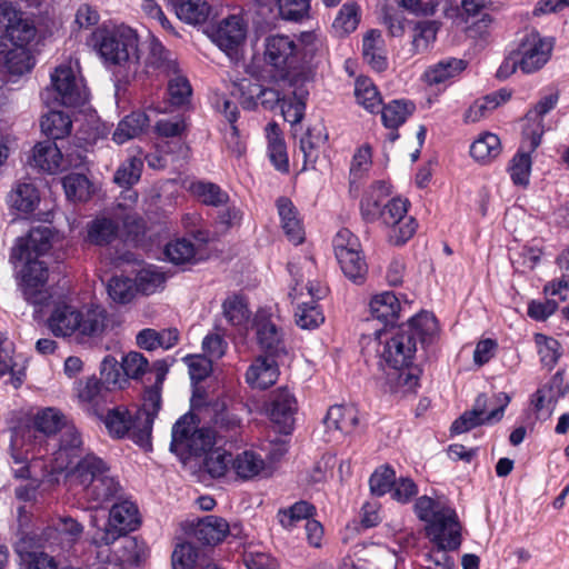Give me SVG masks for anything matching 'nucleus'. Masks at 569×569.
<instances>
[{
    "mask_svg": "<svg viewBox=\"0 0 569 569\" xmlns=\"http://www.w3.org/2000/svg\"><path fill=\"white\" fill-rule=\"evenodd\" d=\"M437 330L435 316L422 311L386 338L377 352L380 358L379 366L385 372V380L391 391L416 390L419 385V370L411 365L417 351V341L421 345L429 343Z\"/></svg>",
    "mask_w": 569,
    "mask_h": 569,
    "instance_id": "obj_1",
    "label": "nucleus"
},
{
    "mask_svg": "<svg viewBox=\"0 0 569 569\" xmlns=\"http://www.w3.org/2000/svg\"><path fill=\"white\" fill-rule=\"evenodd\" d=\"M67 423L64 415L56 408L40 409L30 421L19 423L11 430L10 456L17 467L12 472L17 478H28V462L42 457L40 448L47 438L57 433Z\"/></svg>",
    "mask_w": 569,
    "mask_h": 569,
    "instance_id": "obj_2",
    "label": "nucleus"
},
{
    "mask_svg": "<svg viewBox=\"0 0 569 569\" xmlns=\"http://www.w3.org/2000/svg\"><path fill=\"white\" fill-rule=\"evenodd\" d=\"M94 48L116 79L128 84L136 79L140 69L139 38L137 32L124 24L100 28L93 33Z\"/></svg>",
    "mask_w": 569,
    "mask_h": 569,
    "instance_id": "obj_3",
    "label": "nucleus"
},
{
    "mask_svg": "<svg viewBox=\"0 0 569 569\" xmlns=\"http://www.w3.org/2000/svg\"><path fill=\"white\" fill-rule=\"evenodd\" d=\"M109 325L107 310L101 306H84L81 309L68 303H58L48 318V327L56 337L100 338Z\"/></svg>",
    "mask_w": 569,
    "mask_h": 569,
    "instance_id": "obj_4",
    "label": "nucleus"
},
{
    "mask_svg": "<svg viewBox=\"0 0 569 569\" xmlns=\"http://www.w3.org/2000/svg\"><path fill=\"white\" fill-rule=\"evenodd\" d=\"M161 407V395L157 389H148L143 405L134 416L124 407H116L108 411L104 425L111 436L122 438L130 435L137 442L148 441L154 418Z\"/></svg>",
    "mask_w": 569,
    "mask_h": 569,
    "instance_id": "obj_5",
    "label": "nucleus"
},
{
    "mask_svg": "<svg viewBox=\"0 0 569 569\" xmlns=\"http://www.w3.org/2000/svg\"><path fill=\"white\" fill-rule=\"evenodd\" d=\"M217 443L213 430L198 428L194 416L186 413L172 427L170 449L177 455L199 456L207 452Z\"/></svg>",
    "mask_w": 569,
    "mask_h": 569,
    "instance_id": "obj_6",
    "label": "nucleus"
},
{
    "mask_svg": "<svg viewBox=\"0 0 569 569\" xmlns=\"http://www.w3.org/2000/svg\"><path fill=\"white\" fill-rule=\"evenodd\" d=\"M51 86L41 93V99L48 106L53 97L54 101L64 107H79L88 99L82 80L78 78L71 63H61L51 73Z\"/></svg>",
    "mask_w": 569,
    "mask_h": 569,
    "instance_id": "obj_7",
    "label": "nucleus"
},
{
    "mask_svg": "<svg viewBox=\"0 0 569 569\" xmlns=\"http://www.w3.org/2000/svg\"><path fill=\"white\" fill-rule=\"evenodd\" d=\"M509 402L510 397L506 392L495 395L491 400L481 393L477 397L472 410L465 412L452 423L451 431L462 433L480 425L497 422L503 417Z\"/></svg>",
    "mask_w": 569,
    "mask_h": 569,
    "instance_id": "obj_8",
    "label": "nucleus"
},
{
    "mask_svg": "<svg viewBox=\"0 0 569 569\" xmlns=\"http://www.w3.org/2000/svg\"><path fill=\"white\" fill-rule=\"evenodd\" d=\"M257 345L270 358L288 356V339L284 329L266 310H259L253 320Z\"/></svg>",
    "mask_w": 569,
    "mask_h": 569,
    "instance_id": "obj_9",
    "label": "nucleus"
},
{
    "mask_svg": "<svg viewBox=\"0 0 569 569\" xmlns=\"http://www.w3.org/2000/svg\"><path fill=\"white\" fill-rule=\"evenodd\" d=\"M138 523L137 506L129 500L117 502L110 509L106 528L92 536V542L97 546H109L121 536L133 531Z\"/></svg>",
    "mask_w": 569,
    "mask_h": 569,
    "instance_id": "obj_10",
    "label": "nucleus"
},
{
    "mask_svg": "<svg viewBox=\"0 0 569 569\" xmlns=\"http://www.w3.org/2000/svg\"><path fill=\"white\" fill-rule=\"evenodd\" d=\"M408 201L401 198L389 199L379 216L382 226L390 229L389 240L396 246L407 242L416 232V220L407 216Z\"/></svg>",
    "mask_w": 569,
    "mask_h": 569,
    "instance_id": "obj_11",
    "label": "nucleus"
},
{
    "mask_svg": "<svg viewBox=\"0 0 569 569\" xmlns=\"http://www.w3.org/2000/svg\"><path fill=\"white\" fill-rule=\"evenodd\" d=\"M0 31L4 41L14 47L30 48L36 39L37 28L24 13L16 10L9 3L0 4Z\"/></svg>",
    "mask_w": 569,
    "mask_h": 569,
    "instance_id": "obj_12",
    "label": "nucleus"
},
{
    "mask_svg": "<svg viewBox=\"0 0 569 569\" xmlns=\"http://www.w3.org/2000/svg\"><path fill=\"white\" fill-rule=\"evenodd\" d=\"M21 262L19 284L24 299L38 307L46 306L50 298L47 289L48 267L39 259H23Z\"/></svg>",
    "mask_w": 569,
    "mask_h": 569,
    "instance_id": "obj_13",
    "label": "nucleus"
},
{
    "mask_svg": "<svg viewBox=\"0 0 569 569\" xmlns=\"http://www.w3.org/2000/svg\"><path fill=\"white\" fill-rule=\"evenodd\" d=\"M63 471L70 489L79 493L111 472V469L102 458L93 452H87Z\"/></svg>",
    "mask_w": 569,
    "mask_h": 569,
    "instance_id": "obj_14",
    "label": "nucleus"
},
{
    "mask_svg": "<svg viewBox=\"0 0 569 569\" xmlns=\"http://www.w3.org/2000/svg\"><path fill=\"white\" fill-rule=\"evenodd\" d=\"M515 51L520 62V70L529 74L540 70L548 62L552 43L541 38L538 32L530 31L520 39Z\"/></svg>",
    "mask_w": 569,
    "mask_h": 569,
    "instance_id": "obj_15",
    "label": "nucleus"
},
{
    "mask_svg": "<svg viewBox=\"0 0 569 569\" xmlns=\"http://www.w3.org/2000/svg\"><path fill=\"white\" fill-rule=\"evenodd\" d=\"M427 536L440 550H456L461 545V526L453 509L442 510L426 527Z\"/></svg>",
    "mask_w": 569,
    "mask_h": 569,
    "instance_id": "obj_16",
    "label": "nucleus"
},
{
    "mask_svg": "<svg viewBox=\"0 0 569 569\" xmlns=\"http://www.w3.org/2000/svg\"><path fill=\"white\" fill-rule=\"evenodd\" d=\"M297 410V399L289 389L279 388L269 396L267 413L270 420L278 426L279 432L284 435L291 432Z\"/></svg>",
    "mask_w": 569,
    "mask_h": 569,
    "instance_id": "obj_17",
    "label": "nucleus"
},
{
    "mask_svg": "<svg viewBox=\"0 0 569 569\" xmlns=\"http://www.w3.org/2000/svg\"><path fill=\"white\" fill-rule=\"evenodd\" d=\"M541 130H523V139L519 150L510 161L509 172L511 180L517 186H527L531 171V153L541 143Z\"/></svg>",
    "mask_w": 569,
    "mask_h": 569,
    "instance_id": "obj_18",
    "label": "nucleus"
},
{
    "mask_svg": "<svg viewBox=\"0 0 569 569\" xmlns=\"http://www.w3.org/2000/svg\"><path fill=\"white\" fill-rule=\"evenodd\" d=\"M86 452L81 433L73 425L66 423L62 427L59 448L53 453L54 471H63Z\"/></svg>",
    "mask_w": 569,
    "mask_h": 569,
    "instance_id": "obj_19",
    "label": "nucleus"
},
{
    "mask_svg": "<svg viewBox=\"0 0 569 569\" xmlns=\"http://www.w3.org/2000/svg\"><path fill=\"white\" fill-rule=\"evenodd\" d=\"M187 130V124L183 118L172 117L160 119L154 124V132L157 134V146L160 151L169 153H181L186 151L183 142V134Z\"/></svg>",
    "mask_w": 569,
    "mask_h": 569,
    "instance_id": "obj_20",
    "label": "nucleus"
},
{
    "mask_svg": "<svg viewBox=\"0 0 569 569\" xmlns=\"http://www.w3.org/2000/svg\"><path fill=\"white\" fill-rule=\"evenodd\" d=\"M52 232L48 227L32 228L26 237L18 239L11 252L13 261L39 259L51 248Z\"/></svg>",
    "mask_w": 569,
    "mask_h": 569,
    "instance_id": "obj_21",
    "label": "nucleus"
},
{
    "mask_svg": "<svg viewBox=\"0 0 569 569\" xmlns=\"http://www.w3.org/2000/svg\"><path fill=\"white\" fill-rule=\"evenodd\" d=\"M246 24L238 16L222 19L211 32L212 41L229 57L237 53L246 38Z\"/></svg>",
    "mask_w": 569,
    "mask_h": 569,
    "instance_id": "obj_22",
    "label": "nucleus"
},
{
    "mask_svg": "<svg viewBox=\"0 0 569 569\" xmlns=\"http://www.w3.org/2000/svg\"><path fill=\"white\" fill-rule=\"evenodd\" d=\"M266 61L279 70L293 68L298 62V47L288 36H270L266 40Z\"/></svg>",
    "mask_w": 569,
    "mask_h": 569,
    "instance_id": "obj_23",
    "label": "nucleus"
},
{
    "mask_svg": "<svg viewBox=\"0 0 569 569\" xmlns=\"http://www.w3.org/2000/svg\"><path fill=\"white\" fill-rule=\"evenodd\" d=\"M121 492L122 487L119 479L112 472H109L101 479H98L97 482H93V485L79 492V495L90 505L91 509H99L119 499Z\"/></svg>",
    "mask_w": 569,
    "mask_h": 569,
    "instance_id": "obj_24",
    "label": "nucleus"
},
{
    "mask_svg": "<svg viewBox=\"0 0 569 569\" xmlns=\"http://www.w3.org/2000/svg\"><path fill=\"white\" fill-rule=\"evenodd\" d=\"M282 358L258 356L246 372V381L252 388L267 389L276 383L279 377V363Z\"/></svg>",
    "mask_w": 569,
    "mask_h": 569,
    "instance_id": "obj_25",
    "label": "nucleus"
},
{
    "mask_svg": "<svg viewBox=\"0 0 569 569\" xmlns=\"http://www.w3.org/2000/svg\"><path fill=\"white\" fill-rule=\"evenodd\" d=\"M468 62L463 59L447 57L429 66L423 72V80L428 86H447L458 78L466 69Z\"/></svg>",
    "mask_w": 569,
    "mask_h": 569,
    "instance_id": "obj_26",
    "label": "nucleus"
},
{
    "mask_svg": "<svg viewBox=\"0 0 569 569\" xmlns=\"http://www.w3.org/2000/svg\"><path fill=\"white\" fill-rule=\"evenodd\" d=\"M389 196V184L382 180L375 181L360 200L361 218L368 223L377 222Z\"/></svg>",
    "mask_w": 569,
    "mask_h": 569,
    "instance_id": "obj_27",
    "label": "nucleus"
},
{
    "mask_svg": "<svg viewBox=\"0 0 569 569\" xmlns=\"http://www.w3.org/2000/svg\"><path fill=\"white\" fill-rule=\"evenodd\" d=\"M568 387L563 382L561 371L556 372L549 383L539 388L532 396V403L538 413L549 416L559 398L563 397Z\"/></svg>",
    "mask_w": 569,
    "mask_h": 569,
    "instance_id": "obj_28",
    "label": "nucleus"
},
{
    "mask_svg": "<svg viewBox=\"0 0 569 569\" xmlns=\"http://www.w3.org/2000/svg\"><path fill=\"white\" fill-rule=\"evenodd\" d=\"M31 164L48 173L62 171L64 164L61 147L51 140L39 142L33 148Z\"/></svg>",
    "mask_w": 569,
    "mask_h": 569,
    "instance_id": "obj_29",
    "label": "nucleus"
},
{
    "mask_svg": "<svg viewBox=\"0 0 569 569\" xmlns=\"http://www.w3.org/2000/svg\"><path fill=\"white\" fill-rule=\"evenodd\" d=\"M83 532V526L71 517H64L59 519L54 527H48L42 533V540L49 546L56 545L58 538L61 539V543L67 547H71L77 542Z\"/></svg>",
    "mask_w": 569,
    "mask_h": 569,
    "instance_id": "obj_30",
    "label": "nucleus"
},
{
    "mask_svg": "<svg viewBox=\"0 0 569 569\" xmlns=\"http://www.w3.org/2000/svg\"><path fill=\"white\" fill-rule=\"evenodd\" d=\"M362 56L365 61L377 72L385 71L388 60L385 40L378 30H370L362 40Z\"/></svg>",
    "mask_w": 569,
    "mask_h": 569,
    "instance_id": "obj_31",
    "label": "nucleus"
},
{
    "mask_svg": "<svg viewBox=\"0 0 569 569\" xmlns=\"http://www.w3.org/2000/svg\"><path fill=\"white\" fill-rule=\"evenodd\" d=\"M277 209L288 239L295 244L301 243L305 240V232L292 201L281 197L277 200Z\"/></svg>",
    "mask_w": 569,
    "mask_h": 569,
    "instance_id": "obj_32",
    "label": "nucleus"
},
{
    "mask_svg": "<svg viewBox=\"0 0 569 569\" xmlns=\"http://www.w3.org/2000/svg\"><path fill=\"white\" fill-rule=\"evenodd\" d=\"M369 309L372 318L389 326L397 321L401 306L393 292L386 291L372 297Z\"/></svg>",
    "mask_w": 569,
    "mask_h": 569,
    "instance_id": "obj_33",
    "label": "nucleus"
},
{
    "mask_svg": "<svg viewBox=\"0 0 569 569\" xmlns=\"http://www.w3.org/2000/svg\"><path fill=\"white\" fill-rule=\"evenodd\" d=\"M358 420V410L353 406L336 405L328 409L325 423L328 429L348 435L355 430Z\"/></svg>",
    "mask_w": 569,
    "mask_h": 569,
    "instance_id": "obj_34",
    "label": "nucleus"
},
{
    "mask_svg": "<svg viewBox=\"0 0 569 569\" xmlns=\"http://www.w3.org/2000/svg\"><path fill=\"white\" fill-rule=\"evenodd\" d=\"M229 529L230 527L226 519L217 516H207L198 522L194 535L198 540L206 545H217L227 537Z\"/></svg>",
    "mask_w": 569,
    "mask_h": 569,
    "instance_id": "obj_35",
    "label": "nucleus"
},
{
    "mask_svg": "<svg viewBox=\"0 0 569 569\" xmlns=\"http://www.w3.org/2000/svg\"><path fill=\"white\" fill-rule=\"evenodd\" d=\"M148 126L149 117L146 112L133 111L118 123L112 134V140L118 144H122L141 134Z\"/></svg>",
    "mask_w": 569,
    "mask_h": 569,
    "instance_id": "obj_36",
    "label": "nucleus"
},
{
    "mask_svg": "<svg viewBox=\"0 0 569 569\" xmlns=\"http://www.w3.org/2000/svg\"><path fill=\"white\" fill-rule=\"evenodd\" d=\"M197 247L189 238H176L164 247V256L176 266L194 264L197 262Z\"/></svg>",
    "mask_w": 569,
    "mask_h": 569,
    "instance_id": "obj_37",
    "label": "nucleus"
},
{
    "mask_svg": "<svg viewBox=\"0 0 569 569\" xmlns=\"http://www.w3.org/2000/svg\"><path fill=\"white\" fill-rule=\"evenodd\" d=\"M174 9L178 18L190 24L206 22L211 10L206 0H176Z\"/></svg>",
    "mask_w": 569,
    "mask_h": 569,
    "instance_id": "obj_38",
    "label": "nucleus"
},
{
    "mask_svg": "<svg viewBox=\"0 0 569 569\" xmlns=\"http://www.w3.org/2000/svg\"><path fill=\"white\" fill-rule=\"evenodd\" d=\"M21 541L18 542L16 550L26 569H58L53 557L43 551L28 550L26 547V538L28 533L21 530Z\"/></svg>",
    "mask_w": 569,
    "mask_h": 569,
    "instance_id": "obj_39",
    "label": "nucleus"
},
{
    "mask_svg": "<svg viewBox=\"0 0 569 569\" xmlns=\"http://www.w3.org/2000/svg\"><path fill=\"white\" fill-rule=\"evenodd\" d=\"M40 127L42 132L50 139H62L70 133L72 121L69 114L60 110H50L41 119Z\"/></svg>",
    "mask_w": 569,
    "mask_h": 569,
    "instance_id": "obj_40",
    "label": "nucleus"
},
{
    "mask_svg": "<svg viewBox=\"0 0 569 569\" xmlns=\"http://www.w3.org/2000/svg\"><path fill=\"white\" fill-rule=\"evenodd\" d=\"M501 143L497 134L486 132L480 134L470 146L471 157L480 162L488 163L500 154Z\"/></svg>",
    "mask_w": 569,
    "mask_h": 569,
    "instance_id": "obj_41",
    "label": "nucleus"
},
{
    "mask_svg": "<svg viewBox=\"0 0 569 569\" xmlns=\"http://www.w3.org/2000/svg\"><path fill=\"white\" fill-rule=\"evenodd\" d=\"M415 111V104L406 100H393L381 109V119L386 128L398 130Z\"/></svg>",
    "mask_w": 569,
    "mask_h": 569,
    "instance_id": "obj_42",
    "label": "nucleus"
},
{
    "mask_svg": "<svg viewBox=\"0 0 569 569\" xmlns=\"http://www.w3.org/2000/svg\"><path fill=\"white\" fill-rule=\"evenodd\" d=\"M40 200L39 192L33 183L20 182L9 194L10 204L21 212H31Z\"/></svg>",
    "mask_w": 569,
    "mask_h": 569,
    "instance_id": "obj_43",
    "label": "nucleus"
},
{
    "mask_svg": "<svg viewBox=\"0 0 569 569\" xmlns=\"http://www.w3.org/2000/svg\"><path fill=\"white\" fill-rule=\"evenodd\" d=\"M511 93L505 89L499 90L498 92L490 93L483 97L480 100H477L466 112V120L470 122L479 121L481 118L486 117L488 112L495 110L502 102H506L510 99Z\"/></svg>",
    "mask_w": 569,
    "mask_h": 569,
    "instance_id": "obj_44",
    "label": "nucleus"
},
{
    "mask_svg": "<svg viewBox=\"0 0 569 569\" xmlns=\"http://www.w3.org/2000/svg\"><path fill=\"white\" fill-rule=\"evenodd\" d=\"M4 59L8 71L21 76L29 72L34 66V57L30 48L14 47L6 48Z\"/></svg>",
    "mask_w": 569,
    "mask_h": 569,
    "instance_id": "obj_45",
    "label": "nucleus"
},
{
    "mask_svg": "<svg viewBox=\"0 0 569 569\" xmlns=\"http://www.w3.org/2000/svg\"><path fill=\"white\" fill-rule=\"evenodd\" d=\"M343 274L353 283L361 284L366 280L368 267L362 252H350L336 257Z\"/></svg>",
    "mask_w": 569,
    "mask_h": 569,
    "instance_id": "obj_46",
    "label": "nucleus"
},
{
    "mask_svg": "<svg viewBox=\"0 0 569 569\" xmlns=\"http://www.w3.org/2000/svg\"><path fill=\"white\" fill-rule=\"evenodd\" d=\"M213 423L216 427L213 432L216 433L217 438H233L242 428L241 418L239 415L234 411V409H229L224 406L216 410Z\"/></svg>",
    "mask_w": 569,
    "mask_h": 569,
    "instance_id": "obj_47",
    "label": "nucleus"
},
{
    "mask_svg": "<svg viewBox=\"0 0 569 569\" xmlns=\"http://www.w3.org/2000/svg\"><path fill=\"white\" fill-rule=\"evenodd\" d=\"M411 53L426 52L436 41L438 27L435 21H418L412 23Z\"/></svg>",
    "mask_w": 569,
    "mask_h": 569,
    "instance_id": "obj_48",
    "label": "nucleus"
},
{
    "mask_svg": "<svg viewBox=\"0 0 569 569\" xmlns=\"http://www.w3.org/2000/svg\"><path fill=\"white\" fill-rule=\"evenodd\" d=\"M231 93L244 109L251 110L257 107L263 87L251 78H242L233 82Z\"/></svg>",
    "mask_w": 569,
    "mask_h": 569,
    "instance_id": "obj_49",
    "label": "nucleus"
},
{
    "mask_svg": "<svg viewBox=\"0 0 569 569\" xmlns=\"http://www.w3.org/2000/svg\"><path fill=\"white\" fill-rule=\"evenodd\" d=\"M119 226L108 218H97L87 227V240L97 246L110 243L117 236Z\"/></svg>",
    "mask_w": 569,
    "mask_h": 569,
    "instance_id": "obj_50",
    "label": "nucleus"
},
{
    "mask_svg": "<svg viewBox=\"0 0 569 569\" xmlns=\"http://www.w3.org/2000/svg\"><path fill=\"white\" fill-rule=\"evenodd\" d=\"M231 468L239 478L250 479L260 473L264 468V461L258 453L246 450L236 457L232 456Z\"/></svg>",
    "mask_w": 569,
    "mask_h": 569,
    "instance_id": "obj_51",
    "label": "nucleus"
},
{
    "mask_svg": "<svg viewBox=\"0 0 569 569\" xmlns=\"http://www.w3.org/2000/svg\"><path fill=\"white\" fill-rule=\"evenodd\" d=\"M166 280V274L160 268L148 266L138 272L134 281L137 291L149 296L163 289Z\"/></svg>",
    "mask_w": 569,
    "mask_h": 569,
    "instance_id": "obj_52",
    "label": "nucleus"
},
{
    "mask_svg": "<svg viewBox=\"0 0 569 569\" xmlns=\"http://www.w3.org/2000/svg\"><path fill=\"white\" fill-rule=\"evenodd\" d=\"M101 382L106 390L123 389L128 381L121 365L112 356H106L100 366Z\"/></svg>",
    "mask_w": 569,
    "mask_h": 569,
    "instance_id": "obj_53",
    "label": "nucleus"
},
{
    "mask_svg": "<svg viewBox=\"0 0 569 569\" xmlns=\"http://www.w3.org/2000/svg\"><path fill=\"white\" fill-rule=\"evenodd\" d=\"M355 96L357 102L369 112L380 110L382 102L380 93L369 78H358L356 80Z\"/></svg>",
    "mask_w": 569,
    "mask_h": 569,
    "instance_id": "obj_54",
    "label": "nucleus"
},
{
    "mask_svg": "<svg viewBox=\"0 0 569 569\" xmlns=\"http://www.w3.org/2000/svg\"><path fill=\"white\" fill-rule=\"evenodd\" d=\"M142 168L141 156H129L117 169L113 181L120 187H131L139 181Z\"/></svg>",
    "mask_w": 569,
    "mask_h": 569,
    "instance_id": "obj_55",
    "label": "nucleus"
},
{
    "mask_svg": "<svg viewBox=\"0 0 569 569\" xmlns=\"http://www.w3.org/2000/svg\"><path fill=\"white\" fill-rule=\"evenodd\" d=\"M316 508L308 501H298L288 509L279 510L277 517L280 525L286 529H291L302 520H310Z\"/></svg>",
    "mask_w": 569,
    "mask_h": 569,
    "instance_id": "obj_56",
    "label": "nucleus"
},
{
    "mask_svg": "<svg viewBox=\"0 0 569 569\" xmlns=\"http://www.w3.org/2000/svg\"><path fill=\"white\" fill-rule=\"evenodd\" d=\"M148 57L146 59L147 67L162 69L166 72L176 71V62L172 59L171 53L158 39H150L148 43Z\"/></svg>",
    "mask_w": 569,
    "mask_h": 569,
    "instance_id": "obj_57",
    "label": "nucleus"
},
{
    "mask_svg": "<svg viewBox=\"0 0 569 569\" xmlns=\"http://www.w3.org/2000/svg\"><path fill=\"white\" fill-rule=\"evenodd\" d=\"M191 192L203 203L218 207L228 201V194L212 182L198 181L191 184Z\"/></svg>",
    "mask_w": 569,
    "mask_h": 569,
    "instance_id": "obj_58",
    "label": "nucleus"
},
{
    "mask_svg": "<svg viewBox=\"0 0 569 569\" xmlns=\"http://www.w3.org/2000/svg\"><path fill=\"white\" fill-rule=\"evenodd\" d=\"M230 465H232V455L224 450L214 449L206 455L202 468L212 478H219L226 475Z\"/></svg>",
    "mask_w": 569,
    "mask_h": 569,
    "instance_id": "obj_59",
    "label": "nucleus"
},
{
    "mask_svg": "<svg viewBox=\"0 0 569 569\" xmlns=\"http://www.w3.org/2000/svg\"><path fill=\"white\" fill-rule=\"evenodd\" d=\"M107 290L113 301L128 303L133 299L137 292L136 281L127 277L116 276L109 280Z\"/></svg>",
    "mask_w": 569,
    "mask_h": 569,
    "instance_id": "obj_60",
    "label": "nucleus"
},
{
    "mask_svg": "<svg viewBox=\"0 0 569 569\" xmlns=\"http://www.w3.org/2000/svg\"><path fill=\"white\" fill-rule=\"evenodd\" d=\"M297 325L302 329H313L323 322L325 317L317 301H302L298 305Z\"/></svg>",
    "mask_w": 569,
    "mask_h": 569,
    "instance_id": "obj_61",
    "label": "nucleus"
},
{
    "mask_svg": "<svg viewBox=\"0 0 569 569\" xmlns=\"http://www.w3.org/2000/svg\"><path fill=\"white\" fill-rule=\"evenodd\" d=\"M66 196L71 201H83L89 194V180L82 173H71L62 179Z\"/></svg>",
    "mask_w": 569,
    "mask_h": 569,
    "instance_id": "obj_62",
    "label": "nucleus"
},
{
    "mask_svg": "<svg viewBox=\"0 0 569 569\" xmlns=\"http://www.w3.org/2000/svg\"><path fill=\"white\" fill-rule=\"evenodd\" d=\"M358 23L357 6L355 3H345L333 20L332 28L339 36H346L355 31Z\"/></svg>",
    "mask_w": 569,
    "mask_h": 569,
    "instance_id": "obj_63",
    "label": "nucleus"
},
{
    "mask_svg": "<svg viewBox=\"0 0 569 569\" xmlns=\"http://www.w3.org/2000/svg\"><path fill=\"white\" fill-rule=\"evenodd\" d=\"M222 308L224 317L232 326H241L246 323L250 317V312L243 298L239 296L227 298Z\"/></svg>",
    "mask_w": 569,
    "mask_h": 569,
    "instance_id": "obj_64",
    "label": "nucleus"
}]
</instances>
